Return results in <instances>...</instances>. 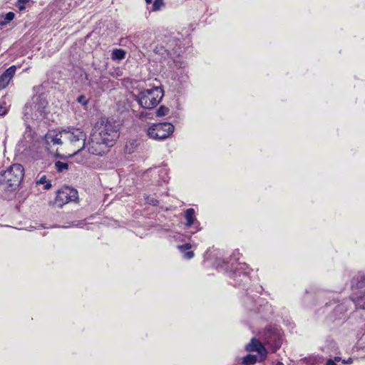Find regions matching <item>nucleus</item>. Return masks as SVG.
<instances>
[{
  "label": "nucleus",
  "mask_w": 365,
  "mask_h": 365,
  "mask_svg": "<svg viewBox=\"0 0 365 365\" xmlns=\"http://www.w3.org/2000/svg\"><path fill=\"white\" fill-rule=\"evenodd\" d=\"M24 176V169L21 164L15 163L0 174V190L15 191Z\"/></svg>",
  "instance_id": "nucleus-1"
},
{
  "label": "nucleus",
  "mask_w": 365,
  "mask_h": 365,
  "mask_svg": "<svg viewBox=\"0 0 365 365\" xmlns=\"http://www.w3.org/2000/svg\"><path fill=\"white\" fill-rule=\"evenodd\" d=\"M63 135L66 148L71 152V155H74L80 152L86 145V135L78 128L63 130Z\"/></svg>",
  "instance_id": "nucleus-2"
},
{
  "label": "nucleus",
  "mask_w": 365,
  "mask_h": 365,
  "mask_svg": "<svg viewBox=\"0 0 365 365\" xmlns=\"http://www.w3.org/2000/svg\"><path fill=\"white\" fill-rule=\"evenodd\" d=\"M163 96V90L157 86L140 92L136 99L142 108L151 109L159 104Z\"/></svg>",
  "instance_id": "nucleus-3"
},
{
  "label": "nucleus",
  "mask_w": 365,
  "mask_h": 365,
  "mask_svg": "<svg viewBox=\"0 0 365 365\" xmlns=\"http://www.w3.org/2000/svg\"><path fill=\"white\" fill-rule=\"evenodd\" d=\"M93 133L100 135V138H102V140L111 147L118 138V125H116L114 122L106 120L101 124L98 131Z\"/></svg>",
  "instance_id": "nucleus-4"
},
{
  "label": "nucleus",
  "mask_w": 365,
  "mask_h": 365,
  "mask_svg": "<svg viewBox=\"0 0 365 365\" xmlns=\"http://www.w3.org/2000/svg\"><path fill=\"white\" fill-rule=\"evenodd\" d=\"M174 126L169 123H158L150 126L148 135L155 140H163L168 138L173 132Z\"/></svg>",
  "instance_id": "nucleus-5"
},
{
  "label": "nucleus",
  "mask_w": 365,
  "mask_h": 365,
  "mask_svg": "<svg viewBox=\"0 0 365 365\" xmlns=\"http://www.w3.org/2000/svg\"><path fill=\"white\" fill-rule=\"evenodd\" d=\"M99 136L94 133L91 135L90 140L87 143L88 150L91 154L103 155L108 151V148L110 147Z\"/></svg>",
  "instance_id": "nucleus-6"
},
{
  "label": "nucleus",
  "mask_w": 365,
  "mask_h": 365,
  "mask_svg": "<svg viewBox=\"0 0 365 365\" xmlns=\"http://www.w3.org/2000/svg\"><path fill=\"white\" fill-rule=\"evenodd\" d=\"M78 198V192L76 189L64 187L57 192L53 204L58 207H62L64 205Z\"/></svg>",
  "instance_id": "nucleus-7"
},
{
  "label": "nucleus",
  "mask_w": 365,
  "mask_h": 365,
  "mask_svg": "<svg viewBox=\"0 0 365 365\" xmlns=\"http://www.w3.org/2000/svg\"><path fill=\"white\" fill-rule=\"evenodd\" d=\"M264 340L267 344L272 347L274 351L278 349L282 344V340L279 333L273 329H269L264 333Z\"/></svg>",
  "instance_id": "nucleus-8"
},
{
  "label": "nucleus",
  "mask_w": 365,
  "mask_h": 365,
  "mask_svg": "<svg viewBox=\"0 0 365 365\" xmlns=\"http://www.w3.org/2000/svg\"><path fill=\"white\" fill-rule=\"evenodd\" d=\"M246 350L247 351L258 352L261 356L260 361L264 360L267 354V351L262 345V342L255 338L252 339L251 341L247 344Z\"/></svg>",
  "instance_id": "nucleus-9"
},
{
  "label": "nucleus",
  "mask_w": 365,
  "mask_h": 365,
  "mask_svg": "<svg viewBox=\"0 0 365 365\" xmlns=\"http://www.w3.org/2000/svg\"><path fill=\"white\" fill-rule=\"evenodd\" d=\"M16 67L12 66L6 69L0 76V89L5 88L16 73Z\"/></svg>",
  "instance_id": "nucleus-10"
},
{
  "label": "nucleus",
  "mask_w": 365,
  "mask_h": 365,
  "mask_svg": "<svg viewBox=\"0 0 365 365\" xmlns=\"http://www.w3.org/2000/svg\"><path fill=\"white\" fill-rule=\"evenodd\" d=\"M63 130L59 132L58 133L53 135L52 133H47L45 135V140L46 142V144L50 145H63L65 143L64 138H63L61 136L63 135Z\"/></svg>",
  "instance_id": "nucleus-11"
},
{
  "label": "nucleus",
  "mask_w": 365,
  "mask_h": 365,
  "mask_svg": "<svg viewBox=\"0 0 365 365\" xmlns=\"http://www.w3.org/2000/svg\"><path fill=\"white\" fill-rule=\"evenodd\" d=\"M126 51L123 49L115 48L113 49L111 53V58L113 60H122L125 58Z\"/></svg>",
  "instance_id": "nucleus-12"
},
{
  "label": "nucleus",
  "mask_w": 365,
  "mask_h": 365,
  "mask_svg": "<svg viewBox=\"0 0 365 365\" xmlns=\"http://www.w3.org/2000/svg\"><path fill=\"white\" fill-rule=\"evenodd\" d=\"M185 218L187 220L186 225L187 227H190L195 220V210L192 208L187 209L185 211Z\"/></svg>",
  "instance_id": "nucleus-13"
},
{
  "label": "nucleus",
  "mask_w": 365,
  "mask_h": 365,
  "mask_svg": "<svg viewBox=\"0 0 365 365\" xmlns=\"http://www.w3.org/2000/svg\"><path fill=\"white\" fill-rule=\"evenodd\" d=\"M257 358L255 355L248 354L242 359V364L245 365H252L257 362Z\"/></svg>",
  "instance_id": "nucleus-14"
},
{
  "label": "nucleus",
  "mask_w": 365,
  "mask_h": 365,
  "mask_svg": "<svg viewBox=\"0 0 365 365\" xmlns=\"http://www.w3.org/2000/svg\"><path fill=\"white\" fill-rule=\"evenodd\" d=\"M37 185H44V189L48 190L51 188V185L50 182L47 180V178L46 175H42L37 181Z\"/></svg>",
  "instance_id": "nucleus-15"
},
{
  "label": "nucleus",
  "mask_w": 365,
  "mask_h": 365,
  "mask_svg": "<svg viewBox=\"0 0 365 365\" xmlns=\"http://www.w3.org/2000/svg\"><path fill=\"white\" fill-rule=\"evenodd\" d=\"M15 14L13 12L7 13L4 16V19L0 21L1 26H5L11 21L14 19Z\"/></svg>",
  "instance_id": "nucleus-16"
},
{
  "label": "nucleus",
  "mask_w": 365,
  "mask_h": 365,
  "mask_svg": "<svg viewBox=\"0 0 365 365\" xmlns=\"http://www.w3.org/2000/svg\"><path fill=\"white\" fill-rule=\"evenodd\" d=\"M55 168L58 172H63L68 168V164L67 163L57 161L55 163Z\"/></svg>",
  "instance_id": "nucleus-17"
},
{
  "label": "nucleus",
  "mask_w": 365,
  "mask_h": 365,
  "mask_svg": "<svg viewBox=\"0 0 365 365\" xmlns=\"http://www.w3.org/2000/svg\"><path fill=\"white\" fill-rule=\"evenodd\" d=\"M168 112H169V109L163 106H160L158 110H157V115L158 116H164V115H166L167 114H168Z\"/></svg>",
  "instance_id": "nucleus-18"
},
{
  "label": "nucleus",
  "mask_w": 365,
  "mask_h": 365,
  "mask_svg": "<svg viewBox=\"0 0 365 365\" xmlns=\"http://www.w3.org/2000/svg\"><path fill=\"white\" fill-rule=\"evenodd\" d=\"M163 0H155L153 4V10H159L163 6Z\"/></svg>",
  "instance_id": "nucleus-19"
},
{
  "label": "nucleus",
  "mask_w": 365,
  "mask_h": 365,
  "mask_svg": "<svg viewBox=\"0 0 365 365\" xmlns=\"http://www.w3.org/2000/svg\"><path fill=\"white\" fill-rule=\"evenodd\" d=\"M77 101L83 105V106H86L87 104H88V99L86 98V97L83 95H81V96H79L78 98H77Z\"/></svg>",
  "instance_id": "nucleus-20"
},
{
  "label": "nucleus",
  "mask_w": 365,
  "mask_h": 365,
  "mask_svg": "<svg viewBox=\"0 0 365 365\" xmlns=\"http://www.w3.org/2000/svg\"><path fill=\"white\" fill-rule=\"evenodd\" d=\"M8 109L6 106V103H0V115L3 116L7 113Z\"/></svg>",
  "instance_id": "nucleus-21"
},
{
  "label": "nucleus",
  "mask_w": 365,
  "mask_h": 365,
  "mask_svg": "<svg viewBox=\"0 0 365 365\" xmlns=\"http://www.w3.org/2000/svg\"><path fill=\"white\" fill-rule=\"evenodd\" d=\"M29 0H19L16 4V6L19 8L20 11H23L25 9V3L29 2Z\"/></svg>",
  "instance_id": "nucleus-22"
},
{
  "label": "nucleus",
  "mask_w": 365,
  "mask_h": 365,
  "mask_svg": "<svg viewBox=\"0 0 365 365\" xmlns=\"http://www.w3.org/2000/svg\"><path fill=\"white\" fill-rule=\"evenodd\" d=\"M178 248L181 250V251H185V250H189L191 248V245L189 244V243H187L185 245H181V246H179Z\"/></svg>",
  "instance_id": "nucleus-23"
},
{
  "label": "nucleus",
  "mask_w": 365,
  "mask_h": 365,
  "mask_svg": "<svg viewBox=\"0 0 365 365\" xmlns=\"http://www.w3.org/2000/svg\"><path fill=\"white\" fill-rule=\"evenodd\" d=\"M193 257H194V253L192 251H188L185 253V257L186 259H192Z\"/></svg>",
  "instance_id": "nucleus-24"
},
{
  "label": "nucleus",
  "mask_w": 365,
  "mask_h": 365,
  "mask_svg": "<svg viewBox=\"0 0 365 365\" xmlns=\"http://www.w3.org/2000/svg\"><path fill=\"white\" fill-rule=\"evenodd\" d=\"M326 365H336L335 363V361L332 359H329L327 362L326 363Z\"/></svg>",
  "instance_id": "nucleus-25"
},
{
  "label": "nucleus",
  "mask_w": 365,
  "mask_h": 365,
  "mask_svg": "<svg viewBox=\"0 0 365 365\" xmlns=\"http://www.w3.org/2000/svg\"><path fill=\"white\" fill-rule=\"evenodd\" d=\"M339 360H340L339 357H335L334 361H335V362H336V361H339Z\"/></svg>",
  "instance_id": "nucleus-26"
},
{
  "label": "nucleus",
  "mask_w": 365,
  "mask_h": 365,
  "mask_svg": "<svg viewBox=\"0 0 365 365\" xmlns=\"http://www.w3.org/2000/svg\"><path fill=\"white\" fill-rule=\"evenodd\" d=\"M147 4H150L152 2V0H145Z\"/></svg>",
  "instance_id": "nucleus-27"
},
{
  "label": "nucleus",
  "mask_w": 365,
  "mask_h": 365,
  "mask_svg": "<svg viewBox=\"0 0 365 365\" xmlns=\"http://www.w3.org/2000/svg\"><path fill=\"white\" fill-rule=\"evenodd\" d=\"M276 365H284L282 362H278Z\"/></svg>",
  "instance_id": "nucleus-28"
}]
</instances>
